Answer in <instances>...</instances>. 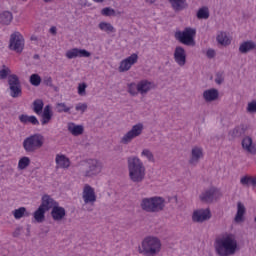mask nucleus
<instances>
[{"mask_svg": "<svg viewBox=\"0 0 256 256\" xmlns=\"http://www.w3.org/2000/svg\"><path fill=\"white\" fill-rule=\"evenodd\" d=\"M156 0H145V3H148V5H153Z\"/></svg>", "mask_w": 256, "mask_h": 256, "instance_id": "nucleus-56", "label": "nucleus"}, {"mask_svg": "<svg viewBox=\"0 0 256 256\" xmlns=\"http://www.w3.org/2000/svg\"><path fill=\"white\" fill-rule=\"evenodd\" d=\"M209 15H210V12H209V8L207 6L200 8L196 13L197 19L207 20V19H209Z\"/></svg>", "mask_w": 256, "mask_h": 256, "instance_id": "nucleus-35", "label": "nucleus"}, {"mask_svg": "<svg viewBox=\"0 0 256 256\" xmlns=\"http://www.w3.org/2000/svg\"><path fill=\"white\" fill-rule=\"evenodd\" d=\"M52 118H53V111H51V106L46 105L42 113V120H41L42 125H47V123H49V121H51Z\"/></svg>", "mask_w": 256, "mask_h": 256, "instance_id": "nucleus-25", "label": "nucleus"}, {"mask_svg": "<svg viewBox=\"0 0 256 256\" xmlns=\"http://www.w3.org/2000/svg\"><path fill=\"white\" fill-rule=\"evenodd\" d=\"M195 33H196V31H195V30H193V35H195Z\"/></svg>", "mask_w": 256, "mask_h": 256, "instance_id": "nucleus-61", "label": "nucleus"}, {"mask_svg": "<svg viewBox=\"0 0 256 256\" xmlns=\"http://www.w3.org/2000/svg\"><path fill=\"white\" fill-rule=\"evenodd\" d=\"M211 209H198L193 212V221L196 223H205V221H209L211 219Z\"/></svg>", "mask_w": 256, "mask_h": 256, "instance_id": "nucleus-13", "label": "nucleus"}, {"mask_svg": "<svg viewBox=\"0 0 256 256\" xmlns=\"http://www.w3.org/2000/svg\"><path fill=\"white\" fill-rule=\"evenodd\" d=\"M245 131H247V125L241 124L232 130V137H241V135H245Z\"/></svg>", "mask_w": 256, "mask_h": 256, "instance_id": "nucleus-34", "label": "nucleus"}, {"mask_svg": "<svg viewBox=\"0 0 256 256\" xmlns=\"http://www.w3.org/2000/svg\"><path fill=\"white\" fill-rule=\"evenodd\" d=\"M240 183L243 187H249V185H253V177L246 175L241 177Z\"/></svg>", "mask_w": 256, "mask_h": 256, "instance_id": "nucleus-43", "label": "nucleus"}, {"mask_svg": "<svg viewBox=\"0 0 256 256\" xmlns=\"http://www.w3.org/2000/svg\"><path fill=\"white\" fill-rule=\"evenodd\" d=\"M127 165L130 181L136 185L143 183L147 175V168H145L143 161L137 156H130L127 158Z\"/></svg>", "mask_w": 256, "mask_h": 256, "instance_id": "nucleus-2", "label": "nucleus"}, {"mask_svg": "<svg viewBox=\"0 0 256 256\" xmlns=\"http://www.w3.org/2000/svg\"><path fill=\"white\" fill-rule=\"evenodd\" d=\"M206 55H207L208 59H213V57H215V50L208 49L206 52Z\"/></svg>", "mask_w": 256, "mask_h": 256, "instance_id": "nucleus-49", "label": "nucleus"}, {"mask_svg": "<svg viewBox=\"0 0 256 256\" xmlns=\"http://www.w3.org/2000/svg\"><path fill=\"white\" fill-rule=\"evenodd\" d=\"M44 83L48 86L51 87L53 85V79L51 77H45L44 78Z\"/></svg>", "mask_w": 256, "mask_h": 256, "instance_id": "nucleus-50", "label": "nucleus"}, {"mask_svg": "<svg viewBox=\"0 0 256 256\" xmlns=\"http://www.w3.org/2000/svg\"><path fill=\"white\" fill-rule=\"evenodd\" d=\"M203 159V148L195 146L193 148V165H197Z\"/></svg>", "mask_w": 256, "mask_h": 256, "instance_id": "nucleus-32", "label": "nucleus"}, {"mask_svg": "<svg viewBox=\"0 0 256 256\" xmlns=\"http://www.w3.org/2000/svg\"><path fill=\"white\" fill-rule=\"evenodd\" d=\"M41 205L40 207L43 208L45 211H50V209H53L56 205H58L59 203H57V201H55L51 196L45 194L44 196H42V200H41Z\"/></svg>", "mask_w": 256, "mask_h": 256, "instance_id": "nucleus-19", "label": "nucleus"}, {"mask_svg": "<svg viewBox=\"0 0 256 256\" xmlns=\"http://www.w3.org/2000/svg\"><path fill=\"white\" fill-rule=\"evenodd\" d=\"M203 97L207 103L217 101L219 99V90L212 88L203 92Z\"/></svg>", "mask_w": 256, "mask_h": 256, "instance_id": "nucleus-22", "label": "nucleus"}, {"mask_svg": "<svg viewBox=\"0 0 256 256\" xmlns=\"http://www.w3.org/2000/svg\"><path fill=\"white\" fill-rule=\"evenodd\" d=\"M214 249L218 256H233L239 251V244L234 234H225L216 238Z\"/></svg>", "mask_w": 256, "mask_h": 256, "instance_id": "nucleus-1", "label": "nucleus"}, {"mask_svg": "<svg viewBox=\"0 0 256 256\" xmlns=\"http://www.w3.org/2000/svg\"><path fill=\"white\" fill-rule=\"evenodd\" d=\"M34 59H39V54H35Z\"/></svg>", "mask_w": 256, "mask_h": 256, "instance_id": "nucleus-60", "label": "nucleus"}, {"mask_svg": "<svg viewBox=\"0 0 256 256\" xmlns=\"http://www.w3.org/2000/svg\"><path fill=\"white\" fill-rule=\"evenodd\" d=\"M161 251V240L157 237H146L139 247V253L145 256H155Z\"/></svg>", "mask_w": 256, "mask_h": 256, "instance_id": "nucleus-5", "label": "nucleus"}, {"mask_svg": "<svg viewBox=\"0 0 256 256\" xmlns=\"http://www.w3.org/2000/svg\"><path fill=\"white\" fill-rule=\"evenodd\" d=\"M174 37L182 45H193V28L187 27L183 31H176Z\"/></svg>", "mask_w": 256, "mask_h": 256, "instance_id": "nucleus-10", "label": "nucleus"}, {"mask_svg": "<svg viewBox=\"0 0 256 256\" xmlns=\"http://www.w3.org/2000/svg\"><path fill=\"white\" fill-rule=\"evenodd\" d=\"M86 89H87V84L85 83L79 84L78 95H81V97H85V95H87Z\"/></svg>", "mask_w": 256, "mask_h": 256, "instance_id": "nucleus-44", "label": "nucleus"}, {"mask_svg": "<svg viewBox=\"0 0 256 256\" xmlns=\"http://www.w3.org/2000/svg\"><path fill=\"white\" fill-rule=\"evenodd\" d=\"M141 157H146L147 161L150 163H155V156L153 155V152L149 149H143L141 152Z\"/></svg>", "mask_w": 256, "mask_h": 256, "instance_id": "nucleus-38", "label": "nucleus"}, {"mask_svg": "<svg viewBox=\"0 0 256 256\" xmlns=\"http://www.w3.org/2000/svg\"><path fill=\"white\" fill-rule=\"evenodd\" d=\"M255 49H256V43L253 40H248L240 44L239 53H242V55H247V53Z\"/></svg>", "mask_w": 256, "mask_h": 256, "instance_id": "nucleus-21", "label": "nucleus"}, {"mask_svg": "<svg viewBox=\"0 0 256 256\" xmlns=\"http://www.w3.org/2000/svg\"><path fill=\"white\" fill-rule=\"evenodd\" d=\"M95 3H103L105 0H93Z\"/></svg>", "mask_w": 256, "mask_h": 256, "instance_id": "nucleus-58", "label": "nucleus"}, {"mask_svg": "<svg viewBox=\"0 0 256 256\" xmlns=\"http://www.w3.org/2000/svg\"><path fill=\"white\" fill-rule=\"evenodd\" d=\"M242 149L249 155H256V145L251 136H245L241 141Z\"/></svg>", "mask_w": 256, "mask_h": 256, "instance_id": "nucleus-15", "label": "nucleus"}, {"mask_svg": "<svg viewBox=\"0 0 256 256\" xmlns=\"http://www.w3.org/2000/svg\"><path fill=\"white\" fill-rule=\"evenodd\" d=\"M99 29H101V31H105L106 33H115V27H113L111 23L100 22Z\"/></svg>", "mask_w": 256, "mask_h": 256, "instance_id": "nucleus-37", "label": "nucleus"}, {"mask_svg": "<svg viewBox=\"0 0 256 256\" xmlns=\"http://www.w3.org/2000/svg\"><path fill=\"white\" fill-rule=\"evenodd\" d=\"M19 121L24 125H27V123H31V125H39V120L37 119V117L29 116L27 114H21L19 116Z\"/></svg>", "mask_w": 256, "mask_h": 256, "instance_id": "nucleus-26", "label": "nucleus"}, {"mask_svg": "<svg viewBox=\"0 0 256 256\" xmlns=\"http://www.w3.org/2000/svg\"><path fill=\"white\" fill-rule=\"evenodd\" d=\"M216 40L218 41L219 45H223L224 47L231 45V39H229L226 32H219Z\"/></svg>", "mask_w": 256, "mask_h": 256, "instance_id": "nucleus-29", "label": "nucleus"}, {"mask_svg": "<svg viewBox=\"0 0 256 256\" xmlns=\"http://www.w3.org/2000/svg\"><path fill=\"white\" fill-rule=\"evenodd\" d=\"M174 200H175V201H177V198H176V196L174 197Z\"/></svg>", "mask_w": 256, "mask_h": 256, "instance_id": "nucleus-62", "label": "nucleus"}, {"mask_svg": "<svg viewBox=\"0 0 256 256\" xmlns=\"http://www.w3.org/2000/svg\"><path fill=\"white\" fill-rule=\"evenodd\" d=\"M68 131L71 133V135H74V137H79V135H83V125H76L75 123H69L68 124Z\"/></svg>", "mask_w": 256, "mask_h": 256, "instance_id": "nucleus-24", "label": "nucleus"}, {"mask_svg": "<svg viewBox=\"0 0 256 256\" xmlns=\"http://www.w3.org/2000/svg\"><path fill=\"white\" fill-rule=\"evenodd\" d=\"M31 41H37V36H31Z\"/></svg>", "mask_w": 256, "mask_h": 256, "instance_id": "nucleus-57", "label": "nucleus"}, {"mask_svg": "<svg viewBox=\"0 0 256 256\" xmlns=\"http://www.w3.org/2000/svg\"><path fill=\"white\" fill-rule=\"evenodd\" d=\"M252 187H256V176L252 177Z\"/></svg>", "mask_w": 256, "mask_h": 256, "instance_id": "nucleus-55", "label": "nucleus"}, {"mask_svg": "<svg viewBox=\"0 0 256 256\" xmlns=\"http://www.w3.org/2000/svg\"><path fill=\"white\" fill-rule=\"evenodd\" d=\"M103 169V164L99 160L90 159L79 165V173L82 177H96Z\"/></svg>", "mask_w": 256, "mask_h": 256, "instance_id": "nucleus-4", "label": "nucleus"}, {"mask_svg": "<svg viewBox=\"0 0 256 256\" xmlns=\"http://www.w3.org/2000/svg\"><path fill=\"white\" fill-rule=\"evenodd\" d=\"M143 129V123L133 125L132 128L121 138L120 143H122V145H129L133 139H137V137L142 135Z\"/></svg>", "mask_w": 256, "mask_h": 256, "instance_id": "nucleus-7", "label": "nucleus"}, {"mask_svg": "<svg viewBox=\"0 0 256 256\" xmlns=\"http://www.w3.org/2000/svg\"><path fill=\"white\" fill-rule=\"evenodd\" d=\"M45 144V137L43 134H33L26 137L22 143V147L26 153H35V151L41 149Z\"/></svg>", "mask_w": 256, "mask_h": 256, "instance_id": "nucleus-6", "label": "nucleus"}, {"mask_svg": "<svg viewBox=\"0 0 256 256\" xmlns=\"http://www.w3.org/2000/svg\"><path fill=\"white\" fill-rule=\"evenodd\" d=\"M25 48V39L20 32H14L10 35L9 49L16 51V53H23Z\"/></svg>", "mask_w": 256, "mask_h": 256, "instance_id": "nucleus-8", "label": "nucleus"}, {"mask_svg": "<svg viewBox=\"0 0 256 256\" xmlns=\"http://www.w3.org/2000/svg\"><path fill=\"white\" fill-rule=\"evenodd\" d=\"M128 93H130V95H137V92L135 90H133V88L129 87Z\"/></svg>", "mask_w": 256, "mask_h": 256, "instance_id": "nucleus-52", "label": "nucleus"}, {"mask_svg": "<svg viewBox=\"0 0 256 256\" xmlns=\"http://www.w3.org/2000/svg\"><path fill=\"white\" fill-rule=\"evenodd\" d=\"M21 231H23V227H18L15 229V231L13 232V237H19L21 235Z\"/></svg>", "mask_w": 256, "mask_h": 256, "instance_id": "nucleus-51", "label": "nucleus"}, {"mask_svg": "<svg viewBox=\"0 0 256 256\" xmlns=\"http://www.w3.org/2000/svg\"><path fill=\"white\" fill-rule=\"evenodd\" d=\"M56 164L60 169H68L71 163L69 162L68 158L65 155H57L56 156Z\"/></svg>", "mask_w": 256, "mask_h": 256, "instance_id": "nucleus-27", "label": "nucleus"}, {"mask_svg": "<svg viewBox=\"0 0 256 256\" xmlns=\"http://www.w3.org/2000/svg\"><path fill=\"white\" fill-rule=\"evenodd\" d=\"M11 73L9 68L0 70V79H7V76Z\"/></svg>", "mask_w": 256, "mask_h": 256, "instance_id": "nucleus-48", "label": "nucleus"}, {"mask_svg": "<svg viewBox=\"0 0 256 256\" xmlns=\"http://www.w3.org/2000/svg\"><path fill=\"white\" fill-rule=\"evenodd\" d=\"M44 1V3H51V1H53V0H43Z\"/></svg>", "mask_w": 256, "mask_h": 256, "instance_id": "nucleus-59", "label": "nucleus"}, {"mask_svg": "<svg viewBox=\"0 0 256 256\" xmlns=\"http://www.w3.org/2000/svg\"><path fill=\"white\" fill-rule=\"evenodd\" d=\"M50 33H53V35L57 34V28L56 27H51L50 28Z\"/></svg>", "mask_w": 256, "mask_h": 256, "instance_id": "nucleus-53", "label": "nucleus"}, {"mask_svg": "<svg viewBox=\"0 0 256 256\" xmlns=\"http://www.w3.org/2000/svg\"><path fill=\"white\" fill-rule=\"evenodd\" d=\"M76 111H80L81 113H84L87 111V103H78L75 106Z\"/></svg>", "mask_w": 256, "mask_h": 256, "instance_id": "nucleus-47", "label": "nucleus"}, {"mask_svg": "<svg viewBox=\"0 0 256 256\" xmlns=\"http://www.w3.org/2000/svg\"><path fill=\"white\" fill-rule=\"evenodd\" d=\"M224 81H225V76L223 75V72L216 73L215 83L217 85H222Z\"/></svg>", "mask_w": 256, "mask_h": 256, "instance_id": "nucleus-45", "label": "nucleus"}, {"mask_svg": "<svg viewBox=\"0 0 256 256\" xmlns=\"http://www.w3.org/2000/svg\"><path fill=\"white\" fill-rule=\"evenodd\" d=\"M82 199L85 205H93L95 201H97V195L95 194V189L91 187L89 184L84 186L82 192Z\"/></svg>", "mask_w": 256, "mask_h": 256, "instance_id": "nucleus-11", "label": "nucleus"}, {"mask_svg": "<svg viewBox=\"0 0 256 256\" xmlns=\"http://www.w3.org/2000/svg\"><path fill=\"white\" fill-rule=\"evenodd\" d=\"M56 111H57V113H69V111H71V107H68V105L63 102L57 103Z\"/></svg>", "mask_w": 256, "mask_h": 256, "instance_id": "nucleus-40", "label": "nucleus"}, {"mask_svg": "<svg viewBox=\"0 0 256 256\" xmlns=\"http://www.w3.org/2000/svg\"><path fill=\"white\" fill-rule=\"evenodd\" d=\"M11 21H13V13L9 11L0 13V23L2 25H10Z\"/></svg>", "mask_w": 256, "mask_h": 256, "instance_id": "nucleus-30", "label": "nucleus"}, {"mask_svg": "<svg viewBox=\"0 0 256 256\" xmlns=\"http://www.w3.org/2000/svg\"><path fill=\"white\" fill-rule=\"evenodd\" d=\"M140 207L146 213H159L165 209V198L159 196L143 198Z\"/></svg>", "mask_w": 256, "mask_h": 256, "instance_id": "nucleus-3", "label": "nucleus"}, {"mask_svg": "<svg viewBox=\"0 0 256 256\" xmlns=\"http://www.w3.org/2000/svg\"><path fill=\"white\" fill-rule=\"evenodd\" d=\"M247 112L256 113V100H253L250 103H248Z\"/></svg>", "mask_w": 256, "mask_h": 256, "instance_id": "nucleus-46", "label": "nucleus"}, {"mask_svg": "<svg viewBox=\"0 0 256 256\" xmlns=\"http://www.w3.org/2000/svg\"><path fill=\"white\" fill-rule=\"evenodd\" d=\"M8 85L10 90V95L13 99H17V97H21L23 91L21 90V81L19 80V76L16 74H11L8 76Z\"/></svg>", "mask_w": 256, "mask_h": 256, "instance_id": "nucleus-9", "label": "nucleus"}, {"mask_svg": "<svg viewBox=\"0 0 256 256\" xmlns=\"http://www.w3.org/2000/svg\"><path fill=\"white\" fill-rule=\"evenodd\" d=\"M45 104L43 103V100L36 99L33 102V111L36 113V115H41L43 113V107Z\"/></svg>", "mask_w": 256, "mask_h": 256, "instance_id": "nucleus-33", "label": "nucleus"}, {"mask_svg": "<svg viewBox=\"0 0 256 256\" xmlns=\"http://www.w3.org/2000/svg\"><path fill=\"white\" fill-rule=\"evenodd\" d=\"M174 61L179 67H185V63H187V54H185V49L183 47L177 46L175 48Z\"/></svg>", "mask_w": 256, "mask_h": 256, "instance_id": "nucleus-14", "label": "nucleus"}, {"mask_svg": "<svg viewBox=\"0 0 256 256\" xmlns=\"http://www.w3.org/2000/svg\"><path fill=\"white\" fill-rule=\"evenodd\" d=\"M245 205L243 203H237V213L234 218L235 223H243L245 221Z\"/></svg>", "mask_w": 256, "mask_h": 256, "instance_id": "nucleus-23", "label": "nucleus"}, {"mask_svg": "<svg viewBox=\"0 0 256 256\" xmlns=\"http://www.w3.org/2000/svg\"><path fill=\"white\" fill-rule=\"evenodd\" d=\"M14 219H22V217H30L31 212L27 211V208L20 207L13 211Z\"/></svg>", "mask_w": 256, "mask_h": 256, "instance_id": "nucleus-28", "label": "nucleus"}, {"mask_svg": "<svg viewBox=\"0 0 256 256\" xmlns=\"http://www.w3.org/2000/svg\"><path fill=\"white\" fill-rule=\"evenodd\" d=\"M31 235V225H27V236Z\"/></svg>", "mask_w": 256, "mask_h": 256, "instance_id": "nucleus-54", "label": "nucleus"}, {"mask_svg": "<svg viewBox=\"0 0 256 256\" xmlns=\"http://www.w3.org/2000/svg\"><path fill=\"white\" fill-rule=\"evenodd\" d=\"M169 2L176 11H183L185 9V0H169Z\"/></svg>", "mask_w": 256, "mask_h": 256, "instance_id": "nucleus-36", "label": "nucleus"}, {"mask_svg": "<svg viewBox=\"0 0 256 256\" xmlns=\"http://www.w3.org/2000/svg\"><path fill=\"white\" fill-rule=\"evenodd\" d=\"M137 61H139V55H137V53H133L132 55L120 62L118 71L120 73H125L129 71V69H131V67H133V65H135Z\"/></svg>", "mask_w": 256, "mask_h": 256, "instance_id": "nucleus-12", "label": "nucleus"}, {"mask_svg": "<svg viewBox=\"0 0 256 256\" xmlns=\"http://www.w3.org/2000/svg\"><path fill=\"white\" fill-rule=\"evenodd\" d=\"M67 59H76V57H91V52L85 49L73 48L66 52Z\"/></svg>", "mask_w": 256, "mask_h": 256, "instance_id": "nucleus-17", "label": "nucleus"}, {"mask_svg": "<svg viewBox=\"0 0 256 256\" xmlns=\"http://www.w3.org/2000/svg\"><path fill=\"white\" fill-rule=\"evenodd\" d=\"M151 89H155V84L149 80H141L137 84V91L141 95H145L151 91Z\"/></svg>", "mask_w": 256, "mask_h": 256, "instance_id": "nucleus-18", "label": "nucleus"}, {"mask_svg": "<svg viewBox=\"0 0 256 256\" xmlns=\"http://www.w3.org/2000/svg\"><path fill=\"white\" fill-rule=\"evenodd\" d=\"M101 15L104 17H117V13L115 12V9L111 7H106L101 10Z\"/></svg>", "mask_w": 256, "mask_h": 256, "instance_id": "nucleus-39", "label": "nucleus"}, {"mask_svg": "<svg viewBox=\"0 0 256 256\" xmlns=\"http://www.w3.org/2000/svg\"><path fill=\"white\" fill-rule=\"evenodd\" d=\"M218 193L217 189L210 188L200 194V201H202V203H213V201H217Z\"/></svg>", "mask_w": 256, "mask_h": 256, "instance_id": "nucleus-16", "label": "nucleus"}, {"mask_svg": "<svg viewBox=\"0 0 256 256\" xmlns=\"http://www.w3.org/2000/svg\"><path fill=\"white\" fill-rule=\"evenodd\" d=\"M31 163L29 157H22L18 162V169H27Z\"/></svg>", "mask_w": 256, "mask_h": 256, "instance_id": "nucleus-41", "label": "nucleus"}, {"mask_svg": "<svg viewBox=\"0 0 256 256\" xmlns=\"http://www.w3.org/2000/svg\"><path fill=\"white\" fill-rule=\"evenodd\" d=\"M45 213H47V210L39 206L38 209L34 212V219L36 223H43V221H45Z\"/></svg>", "mask_w": 256, "mask_h": 256, "instance_id": "nucleus-31", "label": "nucleus"}, {"mask_svg": "<svg viewBox=\"0 0 256 256\" xmlns=\"http://www.w3.org/2000/svg\"><path fill=\"white\" fill-rule=\"evenodd\" d=\"M66 215L65 208L56 205L52 208L51 217L54 221H62Z\"/></svg>", "mask_w": 256, "mask_h": 256, "instance_id": "nucleus-20", "label": "nucleus"}, {"mask_svg": "<svg viewBox=\"0 0 256 256\" xmlns=\"http://www.w3.org/2000/svg\"><path fill=\"white\" fill-rule=\"evenodd\" d=\"M30 83L34 87H39L41 85V76L39 74H32L30 76Z\"/></svg>", "mask_w": 256, "mask_h": 256, "instance_id": "nucleus-42", "label": "nucleus"}]
</instances>
